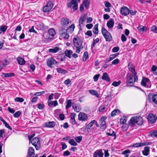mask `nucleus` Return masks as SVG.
I'll return each mask as SVG.
<instances>
[{
    "mask_svg": "<svg viewBox=\"0 0 157 157\" xmlns=\"http://www.w3.org/2000/svg\"><path fill=\"white\" fill-rule=\"evenodd\" d=\"M126 77V84L127 86H133L135 82H137L138 80L136 74L128 73Z\"/></svg>",
    "mask_w": 157,
    "mask_h": 157,
    "instance_id": "nucleus-1",
    "label": "nucleus"
},
{
    "mask_svg": "<svg viewBox=\"0 0 157 157\" xmlns=\"http://www.w3.org/2000/svg\"><path fill=\"white\" fill-rule=\"evenodd\" d=\"M74 46L75 48V52L79 53L80 50L83 48L82 42L78 37L74 38L73 39Z\"/></svg>",
    "mask_w": 157,
    "mask_h": 157,
    "instance_id": "nucleus-2",
    "label": "nucleus"
},
{
    "mask_svg": "<svg viewBox=\"0 0 157 157\" xmlns=\"http://www.w3.org/2000/svg\"><path fill=\"white\" fill-rule=\"evenodd\" d=\"M141 85L143 86L149 88L151 86L149 79L146 77H143L141 82Z\"/></svg>",
    "mask_w": 157,
    "mask_h": 157,
    "instance_id": "nucleus-3",
    "label": "nucleus"
},
{
    "mask_svg": "<svg viewBox=\"0 0 157 157\" xmlns=\"http://www.w3.org/2000/svg\"><path fill=\"white\" fill-rule=\"evenodd\" d=\"M31 143L36 148L37 150L39 149L40 147V140L37 137L33 138L31 140Z\"/></svg>",
    "mask_w": 157,
    "mask_h": 157,
    "instance_id": "nucleus-4",
    "label": "nucleus"
},
{
    "mask_svg": "<svg viewBox=\"0 0 157 157\" xmlns=\"http://www.w3.org/2000/svg\"><path fill=\"white\" fill-rule=\"evenodd\" d=\"M53 6V3L52 2H49L44 7L43 9V11L45 12H49L52 9Z\"/></svg>",
    "mask_w": 157,
    "mask_h": 157,
    "instance_id": "nucleus-5",
    "label": "nucleus"
},
{
    "mask_svg": "<svg viewBox=\"0 0 157 157\" xmlns=\"http://www.w3.org/2000/svg\"><path fill=\"white\" fill-rule=\"evenodd\" d=\"M157 117L152 113H150L147 116L148 122L151 124L155 123L156 121Z\"/></svg>",
    "mask_w": 157,
    "mask_h": 157,
    "instance_id": "nucleus-6",
    "label": "nucleus"
},
{
    "mask_svg": "<svg viewBox=\"0 0 157 157\" xmlns=\"http://www.w3.org/2000/svg\"><path fill=\"white\" fill-rule=\"evenodd\" d=\"M150 98H149V100H150L152 104L154 105H157V94H155L152 95Z\"/></svg>",
    "mask_w": 157,
    "mask_h": 157,
    "instance_id": "nucleus-7",
    "label": "nucleus"
},
{
    "mask_svg": "<svg viewBox=\"0 0 157 157\" xmlns=\"http://www.w3.org/2000/svg\"><path fill=\"white\" fill-rule=\"evenodd\" d=\"M47 63L48 67H52V65L55 64H58V62H56L53 58H51L47 59Z\"/></svg>",
    "mask_w": 157,
    "mask_h": 157,
    "instance_id": "nucleus-8",
    "label": "nucleus"
},
{
    "mask_svg": "<svg viewBox=\"0 0 157 157\" xmlns=\"http://www.w3.org/2000/svg\"><path fill=\"white\" fill-rule=\"evenodd\" d=\"M152 144V142H145L144 143H136L132 145V147H142L146 145H149Z\"/></svg>",
    "mask_w": 157,
    "mask_h": 157,
    "instance_id": "nucleus-9",
    "label": "nucleus"
},
{
    "mask_svg": "<svg viewBox=\"0 0 157 157\" xmlns=\"http://www.w3.org/2000/svg\"><path fill=\"white\" fill-rule=\"evenodd\" d=\"M88 119L86 114L83 112H80L78 115V119L79 121H85Z\"/></svg>",
    "mask_w": 157,
    "mask_h": 157,
    "instance_id": "nucleus-10",
    "label": "nucleus"
},
{
    "mask_svg": "<svg viewBox=\"0 0 157 157\" xmlns=\"http://www.w3.org/2000/svg\"><path fill=\"white\" fill-rule=\"evenodd\" d=\"M120 13L122 15L126 16L129 13V10L126 7L124 6L121 8Z\"/></svg>",
    "mask_w": 157,
    "mask_h": 157,
    "instance_id": "nucleus-11",
    "label": "nucleus"
},
{
    "mask_svg": "<svg viewBox=\"0 0 157 157\" xmlns=\"http://www.w3.org/2000/svg\"><path fill=\"white\" fill-rule=\"evenodd\" d=\"M70 20L67 18L63 17L61 18L60 21L61 25L63 27H65L69 24Z\"/></svg>",
    "mask_w": 157,
    "mask_h": 157,
    "instance_id": "nucleus-12",
    "label": "nucleus"
},
{
    "mask_svg": "<svg viewBox=\"0 0 157 157\" xmlns=\"http://www.w3.org/2000/svg\"><path fill=\"white\" fill-rule=\"evenodd\" d=\"M106 117H103L99 121L100 123V126L102 127V129H105L106 128V122L105 120L106 119Z\"/></svg>",
    "mask_w": 157,
    "mask_h": 157,
    "instance_id": "nucleus-13",
    "label": "nucleus"
},
{
    "mask_svg": "<svg viewBox=\"0 0 157 157\" xmlns=\"http://www.w3.org/2000/svg\"><path fill=\"white\" fill-rule=\"evenodd\" d=\"M103 153L101 149L96 151L94 153L93 157H103Z\"/></svg>",
    "mask_w": 157,
    "mask_h": 157,
    "instance_id": "nucleus-14",
    "label": "nucleus"
},
{
    "mask_svg": "<svg viewBox=\"0 0 157 157\" xmlns=\"http://www.w3.org/2000/svg\"><path fill=\"white\" fill-rule=\"evenodd\" d=\"M128 67L129 70L132 72V74H136L135 71V66L132 63H128Z\"/></svg>",
    "mask_w": 157,
    "mask_h": 157,
    "instance_id": "nucleus-15",
    "label": "nucleus"
},
{
    "mask_svg": "<svg viewBox=\"0 0 157 157\" xmlns=\"http://www.w3.org/2000/svg\"><path fill=\"white\" fill-rule=\"evenodd\" d=\"M76 116V115L75 113H71L70 121V123L73 125H75L76 123L75 119V117Z\"/></svg>",
    "mask_w": 157,
    "mask_h": 157,
    "instance_id": "nucleus-16",
    "label": "nucleus"
},
{
    "mask_svg": "<svg viewBox=\"0 0 157 157\" xmlns=\"http://www.w3.org/2000/svg\"><path fill=\"white\" fill-rule=\"evenodd\" d=\"M34 150L32 147H30L28 151V157H33L34 156Z\"/></svg>",
    "mask_w": 157,
    "mask_h": 157,
    "instance_id": "nucleus-17",
    "label": "nucleus"
},
{
    "mask_svg": "<svg viewBox=\"0 0 157 157\" xmlns=\"http://www.w3.org/2000/svg\"><path fill=\"white\" fill-rule=\"evenodd\" d=\"M56 124L54 121H49L45 124V126L48 128H52L56 125Z\"/></svg>",
    "mask_w": 157,
    "mask_h": 157,
    "instance_id": "nucleus-18",
    "label": "nucleus"
},
{
    "mask_svg": "<svg viewBox=\"0 0 157 157\" xmlns=\"http://www.w3.org/2000/svg\"><path fill=\"white\" fill-rule=\"evenodd\" d=\"M107 26L109 28H112L114 25V20L113 19H110L107 22Z\"/></svg>",
    "mask_w": 157,
    "mask_h": 157,
    "instance_id": "nucleus-19",
    "label": "nucleus"
},
{
    "mask_svg": "<svg viewBox=\"0 0 157 157\" xmlns=\"http://www.w3.org/2000/svg\"><path fill=\"white\" fill-rule=\"evenodd\" d=\"M48 34L49 35V37L50 39L52 38L56 34V32L53 29H50L48 32Z\"/></svg>",
    "mask_w": 157,
    "mask_h": 157,
    "instance_id": "nucleus-20",
    "label": "nucleus"
},
{
    "mask_svg": "<svg viewBox=\"0 0 157 157\" xmlns=\"http://www.w3.org/2000/svg\"><path fill=\"white\" fill-rule=\"evenodd\" d=\"M101 78L102 80H105L107 82H109L110 81V78L108 74L106 72H105L103 73L102 76L101 77Z\"/></svg>",
    "mask_w": 157,
    "mask_h": 157,
    "instance_id": "nucleus-21",
    "label": "nucleus"
},
{
    "mask_svg": "<svg viewBox=\"0 0 157 157\" xmlns=\"http://www.w3.org/2000/svg\"><path fill=\"white\" fill-rule=\"evenodd\" d=\"M137 119V117H132L130 120L129 125L131 126H133L135 123H136Z\"/></svg>",
    "mask_w": 157,
    "mask_h": 157,
    "instance_id": "nucleus-22",
    "label": "nucleus"
},
{
    "mask_svg": "<svg viewBox=\"0 0 157 157\" xmlns=\"http://www.w3.org/2000/svg\"><path fill=\"white\" fill-rule=\"evenodd\" d=\"M150 147H144V150L143 151L142 153L145 156H147L149 154Z\"/></svg>",
    "mask_w": 157,
    "mask_h": 157,
    "instance_id": "nucleus-23",
    "label": "nucleus"
},
{
    "mask_svg": "<svg viewBox=\"0 0 157 157\" xmlns=\"http://www.w3.org/2000/svg\"><path fill=\"white\" fill-rule=\"evenodd\" d=\"M14 74L13 73H2V76L3 77L6 78L10 77H13L14 76Z\"/></svg>",
    "mask_w": 157,
    "mask_h": 157,
    "instance_id": "nucleus-24",
    "label": "nucleus"
},
{
    "mask_svg": "<svg viewBox=\"0 0 157 157\" xmlns=\"http://www.w3.org/2000/svg\"><path fill=\"white\" fill-rule=\"evenodd\" d=\"M107 33V35H105L104 38L105 39L106 41H110L112 40V37L109 33Z\"/></svg>",
    "mask_w": 157,
    "mask_h": 157,
    "instance_id": "nucleus-25",
    "label": "nucleus"
},
{
    "mask_svg": "<svg viewBox=\"0 0 157 157\" xmlns=\"http://www.w3.org/2000/svg\"><path fill=\"white\" fill-rule=\"evenodd\" d=\"M67 33V32L65 33H63L62 34L60 35L59 38L61 40L62 39H63L65 40L69 38V36Z\"/></svg>",
    "mask_w": 157,
    "mask_h": 157,
    "instance_id": "nucleus-26",
    "label": "nucleus"
},
{
    "mask_svg": "<svg viewBox=\"0 0 157 157\" xmlns=\"http://www.w3.org/2000/svg\"><path fill=\"white\" fill-rule=\"evenodd\" d=\"M65 56L69 58H71V55L72 53V52L71 50H66L65 51Z\"/></svg>",
    "mask_w": 157,
    "mask_h": 157,
    "instance_id": "nucleus-27",
    "label": "nucleus"
},
{
    "mask_svg": "<svg viewBox=\"0 0 157 157\" xmlns=\"http://www.w3.org/2000/svg\"><path fill=\"white\" fill-rule=\"evenodd\" d=\"M75 25L74 24H72L71 26H69L67 29V32L71 33L74 29H75Z\"/></svg>",
    "mask_w": 157,
    "mask_h": 157,
    "instance_id": "nucleus-28",
    "label": "nucleus"
},
{
    "mask_svg": "<svg viewBox=\"0 0 157 157\" xmlns=\"http://www.w3.org/2000/svg\"><path fill=\"white\" fill-rule=\"evenodd\" d=\"M89 92L90 94L95 95L98 98L99 97V94L96 90H89Z\"/></svg>",
    "mask_w": 157,
    "mask_h": 157,
    "instance_id": "nucleus-29",
    "label": "nucleus"
},
{
    "mask_svg": "<svg viewBox=\"0 0 157 157\" xmlns=\"http://www.w3.org/2000/svg\"><path fill=\"white\" fill-rule=\"evenodd\" d=\"M18 63L20 65H23L25 63V61L24 59L22 58L18 57L17 59Z\"/></svg>",
    "mask_w": 157,
    "mask_h": 157,
    "instance_id": "nucleus-30",
    "label": "nucleus"
},
{
    "mask_svg": "<svg viewBox=\"0 0 157 157\" xmlns=\"http://www.w3.org/2000/svg\"><path fill=\"white\" fill-rule=\"evenodd\" d=\"M143 122L142 117L140 116L137 117V120L136 123L139 125H141Z\"/></svg>",
    "mask_w": 157,
    "mask_h": 157,
    "instance_id": "nucleus-31",
    "label": "nucleus"
},
{
    "mask_svg": "<svg viewBox=\"0 0 157 157\" xmlns=\"http://www.w3.org/2000/svg\"><path fill=\"white\" fill-rule=\"evenodd\" d=\"M86 17L85 15L81 16L79 20V24H83V22H84L86 19Z\"/></svg>",
    "mask_w": 157,
    "mask_h": 157,
    "instance_id": "nucleus-32",
    "label": "nucleus"
},
{
    "mask_svg": "<svg viewBox=\"0 0 157 157\" xmlns=\"http://www.w3.org/2000/svg\"><path fill=\"white\" fill-rule=\"evenodd\" d=\"M67 32V30L63 28V27H61L59 29V33L60 35L62 34L63 33H65Z\"/></svg>",
    "mask_w": 157,
    "mask_h": 157,
    "instance_id": "nucleus-33",
    "label": "nucleus"
},
{
    "mask_svg": "<svg viewBox=\"0 0 157 157\" xmlns=\"http://www.w3.org/2000/svg\"><path fill=\"white\" fill-rule=\"evenodd\" d=\"M98 24L94 25V28L93 32V33L95 34H98Z\"/></svg>",
    "mask_w": 157,
    "mask_h": 157,
    "instance_id": "nucleus-34",
    "label": "nucleus"
},
{
    "mask_svg": "<svg viewBox=\"0 0 157 157\" xmlns=\"http://www.w3.org/2000/svg\"><path fill=\"white\" fill-rule=\"evenodd\" d=\"M146 27H144L143 26L140 25L137 28L138 29L140 32H144L145 30H146L147 29Z\"/></svg>",
    "mask_w": 157,
    "mask_h": 157,
    "instance_id": "nucleus-35",
    "label": "nucleus"
},
{
    "mask_svg": "<svg viewBox=\"0 0 157 157\" xmlns=\"http://www.w3.org/2000/svg\"><path fill=\"white\" fill-rule=\"evenodd\" d=\"M7 26L6 25L1 26L0 27V34L2 32H5L7 29Z\"/></svg>",
    "mask_w": 157,
    "mask_h": 157,
    "instance_id": "nucleus-36",
    "label": "nucleus"
},
{
    "mask_svg": "<svg viewBox=\"0 0 157 157\" xmlns=\"http://www.w3.org/2000/svg\"><path fill=\"white\" fill-rule=\"evenodd\" d=\"M67 105H66V108L68 109L70 108L71 105V100H67L66 101Z\"/></svg>",
    "mask_w": 157,
    "mask_h": 157,
    "instance_id": "nucleus-37",
    "label": "nucleus"
},
{
    "mask_svg": "<svg viewBox=\"0 0 157 157\" xmlns=\"http://www.w3.org/2000/svg\"><path fill=\"white\" fill-rule=\"evenodd\" d=\"M72 2L74 5L73 8L75 10H76L78 9V4L76 0H72Z\"/></svg>",
    "mask_w": 157,
    "mask_h": 157,
    "instance_id": "nucleus-38",
    "label": "nucleus"
},
{
    "mask_svg": "<svg viewBox=\"0 0 157 157\" xmlns=\"http://www.w3.org/2000/svg\"><path fill=\"white\" fill-rule=\"evenodd\" d=\"M59 48L58 47H55L53 49H50L49 50V51L50 52L52 53H56L59 51Z\"/></svg>",
    "mask_w": 157,
    "mask_h": 157,
    "instance_id": "nucleus-39",
    "label": "nucleus"
},
{
    "mask_svg": "<svg viewBox=\"0 0 157 157\" xmlns=\"http://www.w3.org/2000/svg\"><path fill=\"white\" fill-rule=\"evenodd\" d=\"M72 107L74 109L75 112H79L80 110L79 108L75 104H73Z\"/></svg>",
    "mask_w": 157,
    "mask_h": 157,
    "instance_id": "nucleus-40",
    "label": "nucleus"
},
{
    "mask_svg": "<svg viewBox=\"0 0 157 157\" xmlns=\"http://www.w3.org/2000/svg\"><path fill=\"white\" fill-rule=\"evenodd\" d=\"M88 52L86 51L85 52H84L83 56V60L84 61H86L87 60V59L88 57Z\"/></svg>",
    "mask_w": 157,
    "mask_h": 157,
    "instance_id": "nucleus-41",
    "label": "nucleus"
},
{
    "mask_svg": "<svg viewBox=\"0 0 157 157\" xmlns=\"http://www.w3.org/2000/svg\"><path fill=\"white\" fill-rule=\"evenodd\" d=\"M101 33L104 37L105 36V35H107V33H109L105 28H103L101 29Z\"/></svg>",
    "mask_w": 157,
    "mask_h": 157,
    "instance_id": "nucleus-42",
    "label": "nucleus"
},
{
    "mask_svg": "<svg viewBox=\"0 0 157 157\" xmlns=\"http://www.w3.org/2000/svg\"><path fill=\"white\" fill-rule=\"evenodd\" d=\"M57 72L59 73H60L63 74H65L67 73V71L60 68H57L56 69Z\"/></svg>",
    "mask_w": 157,
    "mask_h": 157,
    "instance_id": "nucleus-43",
    "label": "nucleus"
},
{
    "mask_svg": "<svg viewBox=\"0 0 157 157\" xmlns=\"http://www.w3.org/2000/svg\"><path fill=\"white\" fill-rule=\"evenodd\" d=\"M69 143L72 146H75L77 145V144L75 142L73 139H71L69 141Z\"/></svg>",
    "mask_w": 157,
    "mask_h": 157,
    "instance_id": "nucleus-44",
    "label": "nucleus"
},
{
    "mask_svg": "<svg viewBox=\"0 0 157 157\" xmlns=\"http://www.w3.org/2000/svg\"><path fill=\"white\" fill-rule=\"evenodd\" d=\"M24 99L22 98L17 97L14 99L15 101L19 102H22L24 101Z\"/></svg>",
    "mask_w": 157,
    "mask_h": 157,
    "instance_id": "nucleus-45",
    "label": "nucleus"
},
{
    "mask_svg": "<svg viewBox=\"0 0 157 157\" xmlns=\"http://www.w3.org/2000/svg\"><path fill=\"white\" fill-rule=\"evenodd\" d=\"M82 139V136H81L75 138V139L76 141L78 143H79L81 141Z\"/></svg>",
    "mask_w": 157,
    "mask_h": 157,
    "instance_id": "nucleus-46",
    "label": "nucleus"
},
{
    "mask_svg": "<svg viewBox=\"0 0 157 157\" xmlns=\"http://www.w3.org/2000/svg\"><path fill=\"white\" fill-rule=\"evenodd\" d=\"M119 111L117 109L113 110L111 113V116L113 117L118 114L119 113Z\"/></svg>",
    "mask_w": 157,
    "mask_h": 157,
    "instance_id": "nucleus-47",
    "label": "nucleus"
},
{
    "mask_svg": "<svg viewBox=\"0 0 157 157\" xmlns=\"http://www.w3.org/2000/svg\"><path fill=\"white\" fill-rule=\"evenodd\" d=\"M151 31L157 33V26L154 25L151 28Z\"/></svg>",
    "mask_w": 157,
    "mask_h": 157,
    "instance_id": "nucleus-48",
    "label": "nucleus"
},
{
    "mask_svg": "<svg viewBox=\"0 0 157 157\" xmlns=\"http://www.w3.org/2000/svg\"><path fill=\"white\" fill-rule=\"evenodd\" d=\"M126 120L125 117H123L121 118L120 120V123L121 124H124L126 123Z\"/></svg>",
    "mask_w": 157,
    "mask_h": 157,
    "instance_id": "nucleus-49",
    "label": "nucleus"
},
{
    "mask_svg": "<svg viewBox=\"0 0 157 157\" xmlns=\"http://www.w3.org/2000/svg\"><path fill=\"white\" fill-rule=\"evenodd\" d=\"M150 136L152 137H156L157 136V131H154L151 133Z\"/></svg>",
    "mask_w": 157,
    "mask_h": 157,
    "instance_id": "nucleus-50",
    "label": "nucleus"
},
{
    "mask_svg": "<svg viewBox=\"0 0 157 157\" xmlns=\"http://www.w3.org/2000/svg\"><path fill=\"white\" fill-rule=\"evenodd\" d=\"M112 133H111L110 132H107L106 134L108 136H114V139H115L116 137V133L114 131H113L112 132Z\"/></svg>",
    "mask_w": 157,
    "mask_h": 157,
    "instance_id": "nucleus-51",
    "label": "nucleus"
},
{
    "mask_svg": "<svg viewBox=\"0 0 157 157\" xmlns=\"http://www.w3.org/2000/svg\"><path fill=\"white\" fill-rule=\"evenodd\" d=\"M121 83V81H119L117 82L116 81H114L112 83V85L115 87H116L120 85Z\"/></svg>",
    "mask_w": 157,
    "mask_h": 157,
    "instance_id": "nucleus-52",
    "label": "nucleus"
},
{
    "mask_svg": "<svg viewBox=\"0 0 157 157\" xmlns=\"http://www.w3.org/2000/svg\"><path fill=\"white\" fill-rule=\"evenodd\" d=\"M83 4L86 8L87 9H88L90 4L89 2L88 1H84L83 2Z\"/></svg>",
    "mask_w": 157,
    "mask_h": 157,
    "instance_id": "nucleus-53",
    "label": "nucleus"
},
{
    "mask_svg": "<svg viewBox=\"0 0 157 157\" xmlns=\"http://www.w3.org/2000/svg\"><path fill=\"white\" fill-rule=\"evenodd\" d=\"M157 67L155 65H153L151 67V71L153 72V74L154 75V72L157 71Z\"/></svg>",
    "mask_w": 157,
    "mask_h": 157,
    "instance_id": "nucleus-54",
    "label": "nucleus"
},
{
    "mask_svg": "<svg viewBox=\"0 0 157 157\" xmlns=\"http://www.w3.org/2000/svg\"><path fill=\"white\" fill-rule=\"evenodd\" d=\"M21 114L20 111H17L16 112L13 114V116L15 117H19Z\"/></svg>",
    "mask_w": 157,
    "mask_h": 157,
    "instance_id": "nucleus-55",
    "label": "nucleus"
},
{
    "mask_svg": "<svg viewBox=\"0 0 157 157\" xmlns=\"http://www.w3.org/2000/svg\"><path fill=\"white\" fill-rule=\"evenodd\" d=\"M119 60L118 59H116L112 62V64L113 65L117 64L119 63Z\"/></svg>",
    "mask_w": 157,
    "mask_h": 157,
    "instance_id": "nucleus-56",
    "label": "nucleus"
},
{
    "mask_svg": "<svg viewBox=\"0 0 157 157\" xmlns=\"http://www.w3.org/2000/svg\"><path fill=\"white\" fill-rule=\"evenodd\" d=\"M119 55V53H117L115 54H112L109 56V57H111L112 59L113 60L117 56Z\"/></svg>",
    "mask_w": 157,
    "mask_h": 157,
    "instance_id": "nucleus-57",
    "label": "nucleus"
},
{
    "mask_svg": "<svg viewBox=\"0 0 157 157\" xmlns=\"http://www.w3.org/2000/svg\"><path fill=\"white\" fill-rule=\"evenodd\" d=\"M105 109V105H102L100 106L99 108V110L100 112H102Z\"/></svg>",
    "mask_w": 157,
    "mask_h": 157,
    "instance_id": "nucleus-58",
    "label": "nucleus"
},
{
    "mask_svg": "<svg viewBox=\"0 0 157 157\" xmlns=\"http://www.w3.org/2000/svg\"><path fill=\"white\" fill-rule=\"evenodd\" d=\"M99 76V74H97L94 76L93 78L94 81L96 82L98 80Z\"/></svg>",
    "mask_w": 157,
    "mask_h": 157,
    "instance_id": "nucleus-59",
    "label": "nucleus"
},
{
    "mask_svg": "<svg viewBox=\"0 0 157 157\" xmlns=\"http://www.w3.org/2000/svg\"><path fill=\"white\" fill-rule=\"evenodd\" d=\"M8 110L10 113H14L15 111V110L14 109H11L10 107H8Z\"/></svg>",
    "mask_w": 157,
    "mask_h": 157,
    "instance_id": "nucleus-60",
    "label": "nucleus"
},
{
    "mask_svg": "<svg viewBox=\"0 0 157 157\" xmlns=\"http://www.w3.org/2000/svg\"><path fill=\"white\" fill-rule=\"evenodd\" d=\"M38 27L41 29H43L44 27V25L43 23H40Z\"/></svg>",
    "mask_w": 157,
    "mask_h": 157,
    "instance_id": "nucleus-61",
    "label": "nucleus"
},
{
    "mask_svg": "<svg viewBox=\"0 0 157 157\" xmlns=\"http://www.w3.org/2000/svg\"><path fill=\"white\" fill-rule=\"evenodd\" d=\"M45 91H42L41 92H37L35 93V95L36 96H39L41 95V94L45 93Z\"/></svg>",
    "mask_w": 157,
    "mask_h": 157,
    "instance_id": "nucleus-62",
    "label": "nucleus"
},
{
    "mask_svg": "<svg viewBox=\"0 0 157 157\" xmlns=\"http://www.w3.org/2000/svg\"><path fill=\"white\" fill-rule=\"evenodd\" d=\"M71 154L70 152L68 150L64 152L63 155L65 156H67L70 155Z\"/></svg>",
    "mask_w": 157,
    "mask_h": 157,
    "instance_id": "nucleus-63",
    "label": "nucleus"
},
{
    "mask_svg": "<svg viewBox=\"0 0 157 157\" xmlns=\"http://www.w3.org/2000/svg\"><path fill=\"white\" fill-rule=\"evenodd\" d=\"M119 50V48L117 47H115L113 48L112 49V51L113 52H116Z\"/></svg>",
    "mask_w": 157,
    "mask_h": 157,
    "instance_id": "nucleus-64",
    "label": "nucleus"
}]
</instances>
